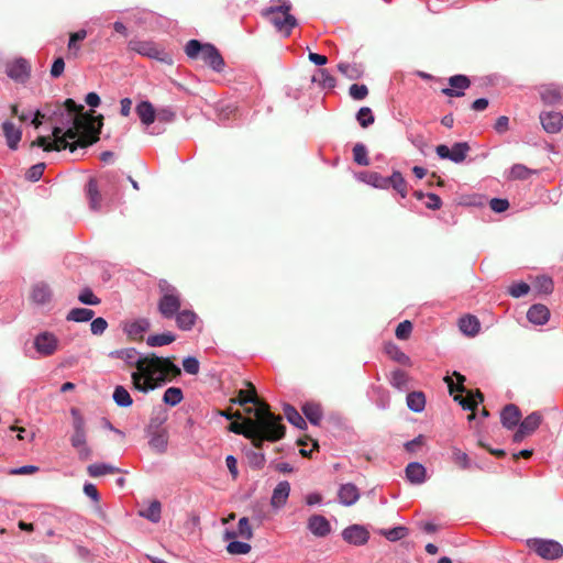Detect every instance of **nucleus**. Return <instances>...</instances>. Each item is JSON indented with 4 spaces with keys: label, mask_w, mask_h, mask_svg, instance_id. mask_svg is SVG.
I'll list each match as a JSON object with an SVG mask.
<instances>
[{
    "label": "nucleus",
    "mask_w": 563,
    "mask_h": 563,
    "mask_svg": "<svg viewBox=\"0 0 563 563\" xmlns=\"http://www.w3.org/2000/svg\"><path fill=\"white\" fill-rule=\"evenodd\" d=\"M48 121L52 123V136H38L31 147H42L44 151H62L69 148H86L99 140L102 117H88L84 106L67 99L63 104L49 108Z\"/></svg>",
    "instance_id": "f257e3e1"
},
{
    "label": "nucleus",
    "mask_w": 563,
    "mask_h": 563,
    "mask_svg": "<svg viewBox=\"0 0 563 563\" xmlns=\"http://www.w3.org/2000/svg\"><path fill=\"white\" fill-rule=\"evenodd\" d=\"M109 356L137 368V372L132 373V380L135 389L142 393H148L180 375V368L170 357L154 353L141 354L134 347L112 351Z\"/></svg>",
    "instance_id": "f03ea898"
},
{
    "label": "nucleus",
    "mask_w": 563,
    "mask_h": 563,
    "mask_svg": "<svg viewBox=\"0 0 563 563\" xmlns=\"http://www.w3.org/2000/svg\"><path fill=\"white\" fill-rule=\"evenodd\" d=\"M236 402L240 405L254 404L256 406L246 409L247 413L255 416V420H246V435L256 448H261L265 440L274 442L284 437L285 427L282 424V417L272 413L268 405L257 399L253 386H251V390H240Z\"/></svg>",
    "instance_id": "7ed1b4c3"
},
{
    "label": "nucleus",
    "mask_w": 563,
    "mask_h": 563,
    "mask_svg": "<svg viewBox=\"0 0 563 563\" xmlns=\"http://www.w3.org/2000/svg\"><path fill=\"white\" fill-rule=\"evenodd\" d=\"M185 53L191 59L200 57L212 70L217 73H221L224 69V59L213 44H202L198 40H190L185 46Z\"/></svg>",
    "instance_id": "20e7f679"
},
{
    "label": "nucleus",
    "mask_w": 563,
    "mask_h": 563,
    "mask_svg": "<svg viewBox=\"0 0 563 563\" xmlns=\"http://www.w3.org/2000/svg\"><path fill=\"white\" fill-rule=\"evenodd\" d=\"M278 4H272L263 11V14L276 27L277 31L289 36L291 30L297 25L296 18L289 13L291 5L288 0H277Z\"/></svg>",
    "instance_id": "39448f33"
},
{
    "label": "nucleus",
    "mask_w": 563,
    "mask_h": 563,
    "mask_svg": "<svg viewBox=\"0 0 563 563\" xmlns=\"http://www.w3.org/2000/svg\"><path fill=\"white\" fill-rule=\"evenodd\" d=\"M161 298L158 300V311L165 319H174L181 307V297L178 289L166 279L158 283Z\"/></svg>",
    "instance_id": "423d86ee"
},
{
    "label": "nucleus",
    "mask_w": 563,
    "mask_h": 563,
    "mask_svg": "<svg viewBox=\"0 0 563 563\" xmlns=\"http://www.w3.org/2000/svg\"><path fill=\"white\" fill-rule=\"evenodd\" d=\"M70 415L73 418L71 446L77 451L80 460H88L91 455V450L87 444L86 421L77 408H71Z\"/></svg>",
    "instance_id": "0eeeda50"
},
{
    "label": "nucleus",
    "mask_w": 563,
    "mask_h": 563,
    "mask_svg": "<svg viewBox=\"0 0 563 563\" xmlns=\"http://www.w3.org/2000/svg\"><path fill=\"white\" fill-rule=\"evenodd\" d=\"M128 47L130 51H133L139 55L146 56L164 64H173L172 54L153 41L131 40L128 43Z\"/></svg>",
    "instance_id": "6e6552de"
},
{
    "label": "nucleus",
    "mask_w": 563,
    "mask_h": 563,
    "mask_svg": "<svg viewBox=\"0 0 563 563\" xmlns=\"http://www.w3.org/2000/svg\"><path fill=\"white\" fill-rule=\"evenodd\" d=\"M529 547L541 558L555 560L563 555V547L554 540L532 539Z\"/></svg>",
    "instance_id": "1a4fd4ad"
},
{
    "label": "nucleus",
    "mask_w": 563,
    "mask_h": 563,
    "mask_svg": "<svg viewBox=\"0 0 563 563\" xmlns=\"http://www.w3.org/2000/svg\"><path fill=\"white\" fill-rule=\"evenodd\" d=\"M135 111L148 134L158 135L164 132L165 129L158 128V125H154L150 129L156 120V110L150 101H141L136 106Z\"/></svg>",
    "instance_id": "9d476101"
},
{
    "label": "nucleus",
    "mask_w": 563,
    "mask_h": 563,
    "mask_svg": "<svg viewBox=\"0 0 563 563\" xmlns=\"http://www.w3.org/2000/svg\"><path fill=\"white\" fill-rule=\"evenodd\" d=\"M470 151V146L466 142L454 143L450 148L449 146L441 144L435 147L437 155L442 159H449L455 164L462 163Z\"/></svg>",
    "instance_id": "9b49d317"
},
{
    "label": "nucleus",
    "mask_w": 563,
    "mask_h": 563,
    "mask_svg": "<svg viewBox=\"0 0 563 563\" xmlns=\"http://www.w3.org/2000/svg\"><path fill=\"white\" fill-rule=\"evenodd\" d=\"M58 339L51 332H41L34 338V347L41 356L54 354L58 347Z\"/></svg>",
    "instance_id": "f8f14e48"
},
{
    "label": "nucleus",
    "mask_w": 563,
    "mask_h": 563,
    "mask_svg": "<svg viewBox=\"0 0 563 563\" xmlns=\"http://www.w3.org/2000/svg\"><path fill=\"white\" fill-rule=\"evenodd\" d=\"M542 416L534 411L528 415L519 424L518 430L514 434L515 442H521L526 437L532 434L541 424Z\"/></svg>",
    "instance_id": "ddd939ff"
},
{
    "label": "nucleus",
    "mask_w": 563,
    "mask_h": 563,
    "mask_svg": "<svg viewBox=\"0 0 563 563\" xmlns=\"http://www.w3.org/2000/svg\"><path fill=\"white\" fill-rule=\"evenodd\" d=\"M342 538L345 542L360 547L368 542L369 532L362 525H352L342 531Z\"/></svg>",
    "instance_id": "4468645a"
},
{
    "label": "nucleus",
    "mask_w": 563,
    "mask_h": 563,
    "mask_svg": "<svg viewBox=\"0 0 563 563\" xmlns=\"http://www.w3.org/2000/svg\"><path fill=\"white\" fill-rule=\"evenodd\" d=\"M31 73V66L24 58H18L7 67V75L14 81L25 82Z\"/></svg>",
    "instance_id": "2eb2a0df"
},
{
    "label": "nucleus",
    "mask_w": 563,
    "mask_h": 563,
    "mask_svg": "<svg viewBox=\"0 0 563 563\" xmlns=\"http://www.w3.org/2000/svg\"><path fill=\"white\" fill-rule=\"evenodd\" d=\"M540 122L545 132L554 134L563 128V114L556 111L541 112Z\"/></svg>",
    "instance_id": "dca6fc26"
},
{
    "label": "nucleus",
    "mask_w": 563,
    "mask_h": 563,
    "mask_svg": "<svg viewBox=\"0 0 563 563\" xmlns=\"http://www.w3.org/2000/svg\"><path fill=\"white\" fill-rule=\"evenodd\" d=\"M449 88L442 89V93L448 97H461L464 95V90L471 85V81L465 75H454L449 78Z\"/></svg>",
    "instance_id": "f3484780"
},
{
    "label": "nucleus",
    "mask_w": 563,
    "mask_h": 563,
    "mask_svg": "<svg viewBox=\"0 0 563 563\" xmlns=\"http://www.w3.org/2000/svg\"><path fill=\"white\" fill-rule=\"evenodd\" d=\"M308 530L318 538H324L331 532L329 520L321 515H312L307 522Z\"/></svg>",
    "instance_id": "a211bd4d"
},
{
    "label": "nucleus",
    "mask_w": 563,
    "mask_h": 563,
    "mask_svg": "<svg viewBox=\"0 0 563 563\" xmlns=\"http://www.w3.org/2000/svg\"><path fill=\"white\" fill-rule=\"evenodd\" d=\"M539 95L544 104L555 106L561 101L563 91L561 87L550 84L540 86Z\"/></svg>",
    "instance_id": "6ab92c4d"
},
{
    "label": "nucleus",
    "mask_w": 563,
    "mask_h": 563,
    "mask_svg": "<svg viewBox=\"0 0 563 563\" xmlns=\"http://www.w3.org/2000/svg\"><path fill=\"white\" fill-rule=\"evenodd\" d=\"M53 297L49 285L45 282H38L33 285L31 291V299L35 305L44 306L51 302Z\"/></svg>",
    "instance_id": "aec40b11"
},
{
    "label": "nucleus",
    "mask_w": 563,
    "mask_h": 563,
    "mask_svg": "<svg viewBox=\"0 0 563 563\" xmlns=\"http://www.w3.org/2000/svg\"><path fill=\"white\" fill-rule=\"evenodd\" d=\"M338 498L340 504L350 507L354 505L360 498L358 488L352 483L343 484L339 488Z\"/></svg>",
    "instance_id": "412c9836"
},
{
    "label": "nucleus",
    "mask_w": 563,
    "mask_h": 563,
    "mask_svg": "<svg viewBox=\"0 0 563 563\" xmlns=\"http://www.w3.org/2000/svg\"><path fill=\"white\" fill-rule=\"evenodd\" d=\"M3 134L10 150H16L22 137V131L11 121L2 123Z\"/></svg>",
    "instance_id": "4be33fe9"
},
{
    "label": "nucleus",
    "mask_w": 563,
    "mask_h": 563,
    "mask_svg": "<svg viewBox=\"0 0 563 563\" xmlns=\"http://www.w3.org/2000/svg\"><path fill=\"white\" fill-rule=\"evenodd\" d=\"M290 493V484L287 481L279 482L273 490L271 504L274 508H282L286 505Z\"/></svg>",
    "instance_id": "5701e85b"
},
{
    "label": "nucleus",
    "mask_w": 563,
    "mask_h": 563,
    "mask_svg": "<svg viewBox=\"0 0 563 563\" xmlns=\"http://www.w3.org/2000/svg\"><path fill=\"white\" fill-rule=\"evenodd\" d=\"M406 478L415 485H420L426 482L427 478V470L419 462H410L406 466Z\"/></svg>",
    "instance_id": "b1692460"
},
{
    "label": "nucleus",
    "mask_w": 563,
    "mask_h": 563,
    "mask_svg": "<svg viewBox=\"0 0 563 563\" xmlns=\"http://www.w3.org/2000/svg\"><path fill=\"white\" fill-rule=\"evenodd\" d=\"M520 417L519 408L512 404L507 405L500 413L501 423L508 430L518 426Z\"/></svg>",
    "instance_id": "393cba45"
},
{
    "label": "nucleus",
    "mask_w": 563,
    "mask_h": 563,
    "mask_svg": "<svg viewBox=\"0 0 563 563\" xmlns=\"http://www.w3.org/2000/svg\"><path fill=\"white\" fill-rule=\"evenodd\" d=\"M550 318V311L549 309L541 303L532 305L528 312H527V319L537 325H543L549 321Z\"/></svg>",
    "instance_id": "a878e982"
},
{
    "label": "nucleus",
    "mask_w": 563,
    "mask_h": 563,
    "mask_svg": "<svg viewBox=\"0 0 563 563\" xmlns=\"http://www.w3.org/2000/svg\"><path fill=\"white\" fill-rule=\"evenodd\" d=\"M86 196L89 201V208L92 211H99L101 209V195L98 189V185L95 178H90L86 186Z\"/></svg>",
    "instance_id": "bb28decb"
},
{
    "label": "nucleus",
    "mask_w": 563,
    "mask_h": 563,
    "mask_svg": "<svg viewBox=\"0 0 563 563\" xmlns=\"http://www.w3.org/2000/svg\"><path fill=\"white\" fill-rule=\"evenodd\" d=\"M459 328L462 333L468 336H475L481 329V323L475 316H464L459 320Z\"/></svg>",
    "instance_id": "cd10ccee"
},
{
    "label": "nucleus",
    "mask_w": 563,
    "mask_h": 563,
    "mask_svg": "<svg viewBox=\"0 0 563 563\" xmlns=\"http://www.w3.org/2000/svg\"><path fill=\"white\" fill-rule=\"evenodd\" d=\"M174 318L180 330L189 331L196 323L197 314L192 310L184 309L179 310Z\"/></svg>",
    "instance_id": "c85d7f7f"
},
{
    "label": "nucleus",
    "mask_w": 563,
    "mask_h": 563,
    "mask_svg": "<svg viewBox=\"0 0 563 563\" xmlns=\"http://www.w3.org/2000/svg\"><path fill=\"white\" fill-rule=\"evenodd\" d=\"M301 410L305 417L310 421V423L318 426L322 419V409L321 406L313 401H308L302 405Z\"/></svg>",
    "instance_id": "c756f323"
},
{
    "label": "nucleus",
    "mask_w": 563,
    "mask_h": 563,
    "mask_svg": "<svg viewBox=\"0 0 563 563\" xmlns=\"http://www.w3.org/2000/svg\"><path fill=\"white\" fill-rule=\"evenodd\" d=\"M393 187L402 198L407 196V181L401 173L394 170L391 176L387 177V188Z\"/></svg>",
    "instance_id": "7c9ffc66"
},
{
    "label": "nucleus",
    "mask_w": 563,
    "mask_h": 563,
    "mask_svg": "<svg viewBox=\"0 0 563 563\" xmlns=\"http://www.w3.org/2000/svg\"><path fill=\"white\" fill-rule=\"evenodd\" d=\"M338 70L347 79L356 80L363 76V68L361 65L355 63H339Z\"/></svg>",
    "instance_id": "2f4dec72"
},
{
    "label": "nucleus",
    "mask_w": 563,
    "mask_h": 563,
    "mask_svg": "<svg viewBox=\"0 0 563 563\" xmlns=\"http://www.w3.org/2000/svg\"><path fill=\"white\" fill-rule=\"evenodd\" d=\"M390 385L399 391H407L409 389V376L401 369L391 372L389 377Z\"/></svg>",
    "instance_id": "473e14b6"
},
{
    "label": "nucleus",
    "mask_w": 563,
    "mask_h": 563,
    "mask_svg": "<svg viewBox=\"0 0 563 563\" xmlns=\"http://www.w3.org/2000/svg\"><path fill=\"white\" fill-rule=\"evenodd\" d=\"M408 408L413 412H421L426 407V397L421 391H411L406 398Z\"/></svg>",
    "instance_id": "72a5a7b5"
},
{
    "label": "nucleus",
    "mask_w": 563,
    "mask_h": 563,
    "mask_svg": "<svg viewBox=\"0 0 563 563\" xmlns=\"http://www.w3.org/2000/svg\"><path fill=\"white\" fill-rule=\"evenodd\" d=\"M95 316L93 310L88 308H73L66 316L67 321L73 322H87Z\"/></svg>",
    "instance_id": "f704fd0d"
},
{
    "label": "nucleus",
    "mask_w": 563,
    "mask_h": 563,
    "mask_svg": "<svg viewBox=\"0 0 563 563\" xmlns=\"http://www.w3.org/2000/svg\"><path fill=\"white\" fill-rule=\"evenodd\" d=\"M148 444L152 450L157 453H164L168 445V435L165 431L155 432L152 434Z\"/></svg>",
    "instance_id": "c9c22d12"
},
{
    "label": "nucleus",
    "mask_w": 563,
    "mask_h": 563,
    "mask_svg": "<svg viewBox=\"0 0 563 563\" xmlns=\"http://www.w3.org/2000/svg\"><path fill=\"white\" fill-rule=\"evenodd\" d=\"M139 514L151 522L157 523L161 520L162 505L158 500H153L147 508L140 510Z\"/></svg>",
    "instance_id": "e433bc0d"
},
{
    "label": "nucleus",
    "mask_w": 563,
    "mask_h": 563,
    "mask_svg": "<svg viewBox=\"0 0 563 563\" xmlns=\"http://www.w3.org/2000/svg\"><path fill=\"white\" fill-rule=\"evenodd\" d=\"M483 399L484 398L481 393H477L476 395L468 394L466 397H463L462 395L454 396V400L457 401L465 410H474Z\"/></svg>",
    "instance_id": "4c0bfd02"
},
{
    "label": "nucleus",
    "mask_w": 563,
    "mask_h": 563,
    "mask_svg": "<svg viewBox=\"0 0 563 563\" xmlns=\"http://www.w3.org/2000/svg\"><path fill=\"white\" fill-rule=\"evenodd\" d=\"M175 340V334H173L172 332H164L161 334L148 335L146 339V344L151 347H156L170 344Z\"/></svg>",
    "instance_id": "58836bf2"
},
{
    "label": "nucleus",
    "mask_w": 563,
    "mask_h": 563,
    "mask_svg": "<svg viewBox=\"0 0 563 563\" xmlns=\"http://www.w3.org/2000/svg\"><path fill=\"white\" fill-rule=\"evenodd\" d=\"M388 541L396 542L406 538L409 534V530L405 526L394 527L391 529H382L379 531Z\"/></svg>",
    "instance_id": "ea45409f"
},
{
    "label": "nucleus",
    "mask_w": 563,
    "mask_h": 563,
    "mask_svg": "<svg viewBox=\"0 0 563 563\" xmlns=\"http://www.w3.org/2000/svg\"><path fill=\"white\" fill-rule=\"evenodd\" d=\"M87 472L91 477H98L106 474L117 473L119 472V468L106 463H95L87 467Z\"/></svg>",
    "instance_id": "a19ab883"
},
{
    "label": "nucleus",
    "mask_w": 563,
    "mask_h": 563,
    "mask_svg": "<svg viewBox=\"0 0 563 563\" xmlns=\"http://www.w3.org/2000/svg\"><path fill=\"white\" fill-rule=\"evenodd\" d=\"M112 398L119 407H130L133 402L130 393L123 386H117Z\"/></svg>",
    "instance_id": "79ce46f5"
},
{
    "label": "nucleus",
    "mask_w": 563,
    "mask_h": 563,
    "mask_svg": "<svg viewBox=\"0 0 563 563\" xmlns=\"http://www.w3.org/2000/svg\"><path fill=\"white\" fill-rule=\"evenodd\" d=\"M452 461L461 468L468 470L473 466V463L467 455V453L463 452L459 448H452Z\"/></svg>",
    "instance_id": "37998d69"
},
{
    "label": "nucleus",
    "mask_w": 563,
    "mask_h": 563,
    "mask_svg": "<svg viewBox=\"0 0 563 563\" xmlns=\"http://www.w3.org/2000/svg\"><path fill=\"white\" fill-rule=\"evenodd\" d=\"M285 416L289 423L294 424L298 429L306 428V421L301 415L290 405H286L284 408Z\"/></svg>",
    "instance_id": "c03bdc74"
},
{
    "label": "nucleus",
    "mask_w": 563,
    "mask_h": 563,
    "mask_svg": "<svg viewBox=\"0 0 563 563\" xmlns=\"http://www.w3.org/2000/svg\"><path fill=\"white\" fill-rule=\"evenodd\" d=\"M151 327V323L147 319H139L131 323H129L125 327V331L129 335H141L142 333L146 332Z\"/></svg>",
    "instance_id": "a18cd8bd"
},
{
    "label": "nucleus",
    "mask_w": 563,
    "mask_h": 563,
    "mask_svg": "<svg viewBox=\"0 0 563 563\" xmlns=\"http://www.w3.org/2000/svg\"><path fill=\"white\" fill-rule=\"evenodd\" d=\"M362 179L378 189H387V177L382 176L378 173L372 172V173H365L363 174Z\"/></svg>",
    "instance_id": "49530a36"
},
{
    "label": "nucleus",
    "mask_w": 563,
    "mask_h": 563,
    "mask_svg": "<svg viewBox=\"0 0 563 563\" xmlns=\"http://www.w3.org/2000/svg\"><path fill=\"white\" fill-rule=\"evenodd\" d=\"M534 173H536L534 170L528 168L527 166H525L522 164H515L509 169L508 178L525 180V179L529 178V176Z\"/></svg>",
    "instance_id": "de8ad7c7"
},
{
    "label": "nucleus",
    "mask_w": 563,
    "mask_h": 563,
    "mask_svg": "<svg viewBox=\"0 0 563 563\" xmlns=\"http://www.w3.org/2000/svg\"><path fill=\"white\" fill-rule=\"evenodd\" d=\"M87 36L86 30H79L75 33H71L68 41V49L74 57L78 56V53L80 51V46L78 45V42L84 41Z\"/></svg>",
    "instance_id": "09e8293b"
},
{
    "label": "nucleus",
    "mask_w": 563,
    "mask_h": 563,
    "mask_svg": "<svg viewBox=\"0 0 563 563\" xmlns=\"http://www.w3.org/2000/svg\"><path fill=\"white\" fill-rule=\"evenodd\" d=\"M184 398L183 391L178 387H169L165 390L163 401L169 406L178 405Z\"/></svg>",
    "instance_id": "8fccbe9b"
},
{
    "label": "nucleus",
    "mask_w": 563,
    "mask_h": 563,
    "mask_svg": "<svg viewBox=\"0 0 563 563\" xmlns=\"http://www.w3.org/2000/svg\"><path fill=\"white\" fill-rule=\"evenodd\" d=\"M354 162L361 166L369 165L367 148L363 143H356L353 147Z\"/></svg>",
    "instance_id": "3c124183"
},
{
    "label": "nucleus",
    "mask_w": 563,
    "mask_h": 563,
    "mask_svg": "<svg viewBox=\"0 0 563 563\" xmlns=\"http://www.w3.org/2000/svg\"><path fill=\"white\" fill-rule=\"evenodd\" d=\"M175 118H176V113L172 107H162L156 110V120L155 121H157L156 125H158V126H159V124H166V123L173 122L175 120Z\"/></svg>",
    "instance_id": "603ef678"
},
{
    "label": "nucleus",
    "mask_w": 563,
    "mask_h": 563,
    "mask_svg": "<svg viewBox=\"0 0 563 563\" xmlns=\"http://www.w3.org/2000/svg\"><path fill=\"white\" fill-rule=\"evenodd\" d=\"M356 119L362 128H367L368 125L374 123V114L368 107H362L357 114Z\"/></svg>",
    "instance_id": "864d4df0"
},
{
    "label": "nucleus",
    "mask_w": 563,
    "mask_h": 563,
    "mask_svg": "<svg viewBox=\"0 0 563 563\" xmlns=\"http://www.w3.org/2000/svg\"><path fill=\"white\" fill-rule=\"evenodd\" d=\"M453 375L457 379V385L454 384L453 379L450 376L444 377V382L448 385L450 394L452 395L454 391H459V393L465 391V388L463 386L465 377L457 372H454Z\"/></svg>",
    "instance_id": "5fc2aeb1"
},
{
    "label": "nucleus",
    "mask_w": 563,
    "mask_h": 563,
    "mask_svg": "<svg viewBox=\"0 0 563 563\" xmlns=\"http://www.w3.org/2000/svg\"><path fill=\"white\" fill-rule=\"evenodd\" d=\"M387 353L394 361L402 365H408L410 363L409 356L406 355L398 346L394 344L387 346Z\"/></svg>",
    "instance_id": "6e6d98bb"
},
{
    "label": "nucleus",
    "mask_w": 563,
    "mask_h": 563,
    "mask_svg": "<svg viewBox=\"0 0 563 563\" xmlns=\"http://www.w3.org/2000/svg\"><path fill=\"white\" fill-rule=\"evenodd\" d=\"M227 551L230 554H247L251 551V545L242 541H231L227 545Z\"/></svg>",
    "instance_id": "4d7b16f0"
},
{
    "label": "nucleus",
    "mask_w": 563,
    "mask_h": 563,
    "mask_svg": "<svg viewBox=\"0 0 563 563\" xmlns=\"http://www.w3.org/2000/svg\"><path fill=\"white\" fill-rule=\"evenodd\" d=\"M78 300L84 305L97 306L100 303V299L95 296L90 288H85L80 291Z\"/></svg>",
    "instance_id": "13d9d810"
},
{
    "label": "nucleus",
    "mask_w": 563,
    "mask_h": 563,
    "mask_svg": "<svg viewBox=\"0 0 563 563\" xmlns=\"http://www.w3.org/2000/svg\"><path fill=\"white\" fill-rule=\"evenodd\" d=\"M238 534L246 540L253 537V530L246 517H242L238 523Z\"/></svg>",
    "instance_id": "bf43d9fd"
},
{
    "label": "nucleus",
    "mask_w": 563,
    "mask_h": 563,
    "mask_svg": "<svg viewBox=\"0 0 563 563\" xmlns=\"http://www.w3.org/2000/svg\"><path fill=\"white\" fill-rule=\"evenodd\" d=\"M529 290H530L529 285L523 282H520V283L512 284L509 287L508 292L514 298H520V297L527 295L529 292Z\"/></svg>",
    "instance_id": "052dcab7"
},
{
    "label": "nucleus",
    "mask_w": 563,
    "mask_h": 563,
    "mask_svg": "<svg viewBox=\"0 0 563 563\" xmlns=\"http://www.w3.org/2000/svg\"><path fill=\"white\" fill-rule=\"evenodd\" d=\"M349 93L354 100H363L368 95V89L365 85L353 84L349 89Z\"/></svg>",
    "instance_id": "680f3d73"
},
{
    "label": "nucleus",
    "mask_w": 563,
    "mask_h": 563,
    "mask_svg": "<svg viewBox=\"0 0 563 563\" xmlns=\"http://www.w3.org/2000/svg\"><path fill=\"white\" fill-rule=\"evenodd\" d=\"M90 331L95 335H101L108 328V322L104 318L98 317L91 319Z\"/></svg>",
    "instance_id": "e2e57ef3"
},
{
    "label": "nucleus",
    "mask_w": 563,
    "mask_h": 563,
    "mask_svg": "<svg viewBox=\"0 0 563 563\" xmlns=\"http://www.w3.org/2000/svg\"><path fill=\"white\" fill-rule=\"evenodd\" d=\"M412 331V324L409 320H405L400 322L396 328V336L399 340H406L409 338L410 333Z\"/></svg>",
    "instance_id": "0e129e2a"
},
{
    "label": "nucleus",
    "mask_w": 563,
    "mask_h": 563,
    "mask_svg": "<svg viewBox=\"0 0 563 563\" xmlns=\"http://www.w3.org/2000/svg\"><path fill=\"white\" fill-rule=\"evenodd\" d=\"M319 82L323 88H334L336 85L335 78L328 71V69H319Z\"/></svg>",
    "instance_id": "69168bd1"
},
{
    "label": "nucleus",
    "mask_w": 563,
    "mask_h": 563,
    "mask_svg": "<svg viewBox=\"0 0 563 563\" xmlns=\"http://www.w3.org/2000/svg\"><path fill=\"white\" fill-rule=\"evenodd\" d=\"M536 287L543 294H551L553 291V282L548 276H541L537 278Z\"/></svg>",
    "instance_id": "338daca9"
},
{
    "label": "nucleus",
    "mask_w": 563,
    "mask_h": 563,
    "mask_svg": "<svg viewBox=\"0 0 563 563\" xmlns=\"http://www.w3.org/2000/svg\"><path fill=\"white\" fill-rule=\"evenodd\" d=\"M184 371L190 375H196L199 372V361L194 356H187L183 361Z\"/></svg>",
    "instance_id": "774afa93"
}]
</instances>
